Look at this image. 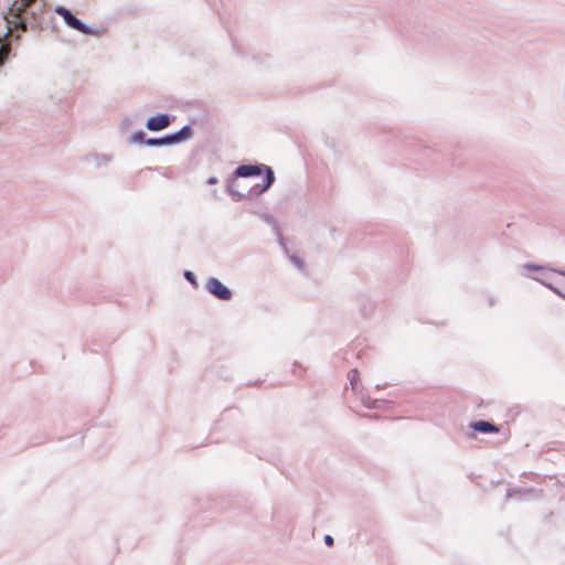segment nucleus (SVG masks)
I'll return each mask as SVG.
<instances>
[{
	"instance_id": "4468645a",
	"label": "nucleus",
	"mask_w": 565,
	"mask_h": 565,
	"mask_svg": "<svg viewBox=\"0 0 565 565\" xmlns=\"http://www.w3.org/2000/svg\"><path fill=\"white\" fill-rule=\"evenodd\" d=\"M232 201L233 202H242L244 200L248 201V193H243V192H239L238 190H236L235 188H228V193H227Z\"/></svg>"
},
{
	"instance_id": "20e7f679",
	"label": "nucleus",
	"mask_w": 565,
	"mask_h": 565,
	"mask_svg": "<svg viewBox=\"0 0 565 565\" xmlns=\"http://www.w3.org/2000/svg\"><path fill=\"white\" fill-rule=\"evenodd\" d=\"M206 291L221 301H230L233 298V291L216 277H210L205 284Z\"/></svg>"
},
{
	"instance_id": "dca6fc26",
	"label": "nucleus",
	"mask_w": 565,
	"mask_h": 565,
	"mask_svg": "<svg viewBox=\"0 0 565 565\" xmlns=\"http://www.w3.org/2000/svg\"><path fill=\"white\" fill-rule=\"evenodd\" d=\"M183 277L194 289L199 288L196 275L192 270L185 269L183 271Z\"/></svg>"
},
{
	"instance_id": "6e6552de",
	"label": "nucleus",
	"mask_w": 565,
	"mask_h": 565,
	"mask_svg": "<svg viewBox=\"0 0 565 565\" xmlns=\"http://www.w3.org/2000/svg\"><path fill=\"white\" fill-rule=\"evenodd\" d=\"M542 493H543L542 489H536V488H533V487H530V488H508L507 489V493H505V498L507 499L518 498V499L522 500V499H524L525 497H529V495H533L534 498H539V497H541Z\"/></svg>"
},
{
	"instance_id": "39448f33",
	"label": "nucleus",
	"mask_w": 565,
	"mask_h": 565,
	"mask_svg": "<svg viewBox=\"0 0 565 565\" xmlns=\"http://www.w3.org/2000/svg\"><path fill=\"white\" fill-rule=\"evenodd\" d=\"M175 118V115L169 113H157L156 115L147 118L145 127L151 132H158L170 127L174 122Z\"/></svg>"
},
{
	"instance_id": "f257e3e1",
	"label": "nucleus",
	"mask_w": 565,
	"mask_h": 565,
	"mask_svg": "<svg viewBox=\"0 0 565 565\" xmlns=\"http://www.w3.org/2000/svg\"><path fill=\"white\" fill-rule=\"evenodd\" d=\"M54 12L63 18L64 23L70 29H73L84 35L87 36H99L105 32L104 28H96L94 25L87 24L85 21L77 18L71 9L57 4L54 8Z\"/></svg>"
},
{
	"instance_id": "4be33fe9",
	"label": "nucleus",
	"mask_w": 565,
	"mask_h": 565,
	"mask_svg": "<svg viewBox=\"0 0 565 565\" xmlns=\"http://www.w3.org/2000/svg\"><path fill=\"white\" fill-rule=\"evenodd\" d=\"M323 542L324 544L328 546V547H332L333 544H334V539L332 535L330 534H326L324 537H323Z\"/></svg>"
},
{
	"instance_id": "1a4fd4ad",
	"label": "nucleus",
	"mask_w": 565,
	"mask_h": 565,
	"mask_svg": "<svg viewBox=\"0 0 565 565\" xmlns=\"http://www.w3.org/2000/svg\"><path fill=\"white\" fill-rule=\"evenodd\" d=\"M359 311L363 318H367L374 310L375 303L367 295L358 297Z\"/></svg>"
},
{
	"instance_id": "0eeeda50",
	"label": "nucleus",
	"mask_w": 565,
	"mask_h": 565,
	"mask_svg": "<svg viewBox=\"0 0 565 565\" xmlns=\"http://www.w3.org/2000/svg\"><path fill=\"white\" fill-rule=\"evenodd\" d=\"M471 429V437H476L477 434H498L500 431V426L494 424L493 422L486 419L472 420L469 424Z\"/></svg>"
},
{
	"instance_id": "bb28decb",
	"label": "nucleus",
	"mask_w": 565,
	"mask_h": 565,
	"mask_svg": "<svg viewBox=\"0 0 565 565\" xmlns=\"http://www.w3.org/2000/svg\"><path fill=\"white\" fill-rule=\"evenodd\" d=\"M489 303H490V306H492L493 305V300L489 299Z\"/></svg>"
},
{
	"instance_id": "a878e982",
	"label": "nucleus",
	"mask_w": 565,
	"mask_h": 565,
	"mask_svg": "<svg viewBox=\"0 0 565 565\" xmlns=\"http://www.w3.org/2000/svg\"><path fill=\"white\" fill-rule=\"evenodd\" d=\"M386 385H387V384H384V385L376 384V388L379 390V388L384 387V386H386Z\"/></svg>"
},
{
	"instance_id": "aec40b11",
	"label": "nucleus",
	"mask_w": 565,
	"mask_h": 565,
	"mask_svg": "<svg viewBox=\"0 0 565 565\" xmlns=\"http://www.w3.org/2000/svg\"><path fill=\"white\" fill-rule=\"evenodd\" d=\"M277 238H278V244L282 247V249L288 253V239L282 235L281 233V230H279L278 232H275Z\"/></svg>"
},
{
	"instance_id": "a211bd4d",
	"label": "nucleus",
	"mask_w": 565,
	"mask_h": 565,
	"mask_svg": "<svg viewBox=\"0 0 565 565\" xmlns=\"http://www.w3.org/2000/svg\"><path fill=\"white\" fill-rule=\"evenodd\" d=\"M96 167L100 168L102 166H106L111 161L110 154H95Z\"/></svg>"
},
{
	"instance_id": "f03ea898",
	"label": "nucleus",
	"mask_w": 565,
	"mask_h": 565,
	"mask_svg": "<svg viewBox=\"0 0 565 565\" xmlns=\"http://www.w3.org/2000/svg\"><path fill=\"white\" fill-rule=\"evenodd\" d=\"M194 136V129L191 124L184 125L181 129L166 134L160 137H150L149 147L161 148V147H172L180 143H183Z\"/></svg>"
},
{
	"instance_id": "cd10ccee",
	"label": "nucleus",
	"mask_w": 565,
	"mask_h": 565,
	"mask_svg": "<svg viewBox=\"0 0 565 565\" xmlns=\"http://www.w3.org/2000/svg\"><path fill=\"white\" fill-rule=\"evenodd\" d=\"M561 412H562L563 414H565V408H562V409H561Z\"/></svg>"
},
{
	"instance_id": "2eb2a0df",
	"label": "nucleus",
	"mask_w": 565,
	"mask_h": 565,
	"mask_svg": "<svg viewBox=\"0 0 565 565\" xmlns=\"http://www.w3.org/2000/svg\"><path fill=\"white\" fill-rule=\"evenodd\" d=\"M348 377H349L352 391L355 392L358 390L359 384H360V373H359V371L356 369H351L348 372Z\"/></svg>"
},
{
	"instance_id": "9b49d317",
	"label": "nucleus",
	"mask_w": 565,
	"mask_h": 565,
	"mask_svg": "<svg viewBox=\"0 0 565 565\" xmlns=\"http://www.w3.org/2000/svg\"><path fill=\"white\" fill-rule=\"evenodd\" d=\"M149 139L150 137H148L142 129H138L130 135L129 142L131 145H143L149 147Z\"/></svg>"
},
{
	"instance_id": "f3484780",
	"label": "nucleus",
	"mask_w": 565,
	"mask_h": 565,
	"mask_svg": "<svg viewBox=\"0 0 565 565\" xmlns=\"http://www.w3.org/2000/svg\"><path fill=\"white\" fill-rule=\"evenodd\" d=\"M289 260L300 270H303L306 268L305 260L297 254L289 255Z\"/></svg>"
},
{
	"instance_id": "393cba45",
	"label": "nucleus",
	"mask_w": 565,
	"mask_h": 565,
	"mask_svg": "<svg viewBox=\"0 0 565 565\" xmlns=\"http://www.w3.org/2000/svg\"><path fill=\"white\" fill-rule=\"evenodd\" d=\"M553 516H554V513H553V512H550V513L545 516V521H551Z\"/></svg>"
},
{
	"instance_id": "423d86ee",
	"label": "nucleus",
	"mask_w": 565,
	"mask_h": 565,
	"mask_svg": "<svg viewBox=\"0 0 565 565\" xmlns=\"http://www.w3.org/2000/svg\"><path fill=\"white\" fill-rule=\"evenodd\" d=\"M262 183L254 184L248 191V201L257 200L264 193L268 192L276 182L275 172L267 173L262 178Z\"/></svg>"
},
{
	"instance_id": "f8f14e48",
	"label": "nucleus",
	"mask_w": 565,
	"mask_h": 565,
	"mask_svg": "<svg viewBox=\"0 0 565 565\" xmlns=\"http://www.w3.org/2000/svg\"><path fill=\"white\" fill-rule=\"evenodd\" d=\"M532 279L536 280L540 284H542L544 287H546L553 294H555L556 296H558L559 298L565 300V292H563L558 287H556L552 282L546 281V280H544L543 278H541L539 276H532Z\"/></svg>"
},
{
	"instance_id": "ddd939ff",
	"label": "nucleus",
	"mask_w": 565,
	"mask_h": 565,
	"mask_svg": "<svg viewBox=\"0 0 565 565\" xmlns=\"http://www.w3.org/2000/svg\"><path fill=\"white\" fill-rule=\"evenodd\" d=\"M259 217L265 222L267 223L268 225L271 226V230L273 232H278L280 230V226H279V223L278 221L275 218L274 215H271L270 213H259L258 214Z\"/></svg>"
},
{
	"instance_id": "412c9836",
	"label": "nucleus",
	"mask_w": 565,
	"mask_h": 565,
	"mask_svg": "<svg viewBox=\"0 0 565 565\" xmlns=\"http://www.w3.org/2000/svg\"><path fill=\"white\" fill-rule=\"evenodd\" d=\"M292 366H294L292 372H294V374H296V375H297V374H299V375H300V373L298 372V370H299L300 372H305V371H306V369H305V367H303V366H302L298 361H295V362H294V364H292Z\"/></svg>"
},
{
	"instance_id": "9d476101",
	"label": "nucleus",
	"mask_w": 565,
	"mask_h": 565,
	"mask_svg": "<svg viewBox=\"0 0 565 565\" xmlns=\"http://www.w3.org/2000/svg\"><path fill=\"white\" fill-rule=\"evenodd\" d=\"M523 268L525 270H529V271H545V270H548V271H552V273H555L559 276H563L565 277V269L564 268H555V267H552V266H548V265H540V264H536V263H526L523 265Z\"/></svg>"
},
{
	"instance_id": "5701e85b",
	"label": "nucleus",
	"mask_w": 565,
	"mask_h": 565,
	"mask_svg": "<svg viewBox=\"0 0 565 565\" xmlns=\"http://www.w3.org/2000/svg\"><path fill=\"white\" fill-rule=\"evenodd\" d=\"M206 183L209 185L217 184L218 183V179L216 177H214V175H211V177L207 178Z\"/></svg>"
},
{
	"instance_id": "b1692460",
	"label": "nucleus",
	"mask_w": 565,
	"mask_h": 565,
	"mask_svg": "<svg viewBox=\"0 0 565 565\" xmlns=\"http://www.w3.org/2000/svg\"><path fill=\"white\" fill-rule=\"evenodd\" d=\"M247 212L252 213V214H259L258 210L256 209V205L255 204H250L249 207L246 209Z\"/></svg>"
},
{
	"instance_id": "6ab92c4d",
	"label": "nucleus",
	"mask_w": 565,
	"mask_h": 565,
	"mask_svg": "<svg viewBox=\"0 0 565 565\" xmlns=\"http://www.w3.org/2000/svg\"><path fill=\"white\" fill-rule=\"evenodd\" d=\"M239 178H236L234 175V170L231 172V174L227 177L226 179V182H225V192L228 193V188H235V184H236V181L238 180Z\"/></svg>"
},
{
	"instance_id": "7ed1b4c3",
	"label": "nucleus",
	"mask_w": 565,
	"mask_h": 565,
	"mask_svg": "<svg viewBox=\"0 0 565 565\" xmlns=\"http://www.w3.org/2000/svg\"><path fill=\"white\" fill-rule=\"evenodd\" d=\"M275 172L274 169L265 163L258 161H248L238 164L234 169V175L241 179L248 178H264L267 173Z\"/></svg>"
}]
</instances>
